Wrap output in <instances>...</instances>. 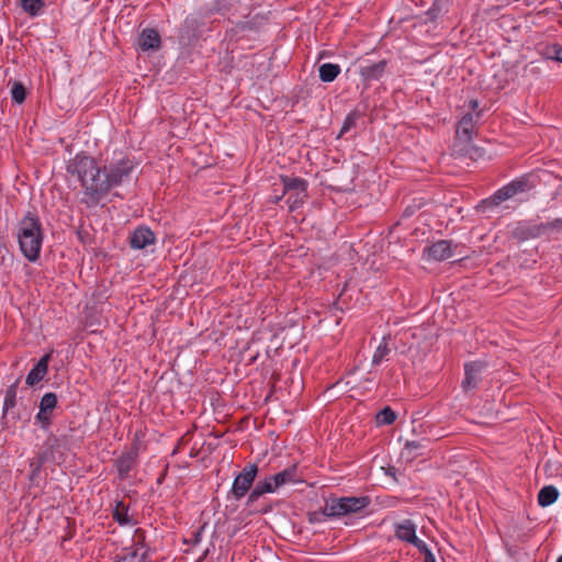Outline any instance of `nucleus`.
I'll return each instance as SVG.
<instances>
[{
  "mask_svg": "<svg viewBox=\"0 0 562 562\" xmlns=\"http://www.w3.org/2000/svg\"><path fill=\"white\" fill-rule=\"evenodd\" d=\"M544 224H548V232L549 231H562V220L561 218L546 222Z\"/></svg>",
  "mask_w": 562,
  "mask_h": 562,
  "instance_id": "31",
  "label": "nucleus"
},
{
  "mask_svg": "<svg viewBox=\"0 0 562 562\" xmlns=\"http://www.w3.org/2000/svg\"><path fill=\"white\" fill-rule=\"evenodd\" d=\"M50 359V353H46L43 356L37 363L31 369V371L27 373L25 382L30 386H34L40 381L43 380V378L46 375L48 371V362Z\"/></svg>",
  "mask_w": 562,
  "mask_h": 562,
  "instance_id": "14",
  "label": "nucleus"
},
{
  "mask_svg": "<svg viewBox=\"0 0 562 562\" xmlns=\"http://www.w3.org/2000/svg\"><path fill=\"white\" fill-rule=\"evenodd\" d=\"M458 246L451 240L440 239L424 248L425 260L443 261L454 256Z\"/></svg>",
  "mask_w": 562,
  "mask_h": 562,
  "instance_id": "7",
  "label": "nucleus"
},
{
  "mask_svg": "<svg viewBox=\"0 0 562 562\" xmlns=\"http://www.w3.org/2000/svg\"><path fill=\"white\" fill-rule=\"evenodd\" d=\"M16 404V390L12 385L5 391L4 401H3V414H5L9 409L13 408Z\"/></svg>",
  "mask_w": 562,
  "mask_h": 562,
  "instance_id": "29",
  "label": "nucleus"
},
{
  "mask_svg": "<svg viewBox=\"0 0 562 562\" xmlns=\"http://www.w3.org/2000/svg\"><path fill=\"white\" fill-rule=\"evenodd\" d=\"M138 46L143 52L155 50L160 47V36L154 29H145L139 35Z\"/></svg>",
  "mask_w": 562,
  "mask_h": 562,
  "instance_id": "17",
  "label": "nucleus"
},
{
  "mask_svg": "<svg viewBox=\"0 0 562 562\" xmlns=\"http://www.w3.org/2000/svg\"><path fill=\"white\" fill-rule=\"evenodd\" d=\"M420 447L419 442L418 441H407L406 442V448L409 449V450H416Z\"/></svg>",
  "mask_w": 562,
  "mask_h": 562,
  "instance_id": "34",
  "label": "nucleus"
},
{
  "mask_svg": "<svg viewBox=\"0 0 562 562\" xmlns=\"http://www.w3.org/2000/svg\"><path fill=\"white\" fill-rule=\"evenodd\" d=\"M58 445V438L54 434H49L45 441L46 450L41 452L37 457V461H32L30 463L31 474L30 479L33 481L36 476H38L42 465L48 460L49 456L53 454V450Z\"/></svg>",
  "mask_w": 562,
  "mask_h": 562,
  "instance_id": "12",
  "label": "nucleus"
},
{
  "mask_svg": "<svg viewBox=\"0 0 562 562\" xmlns=\"http://www.w3.org/2000/svg\"><path fill=\"white\" fill-rule=\"evenodd\" d=\"M475 116L479 117L480 114L476 113L474 115L473 113H467L459 121L457 133L459 135H462L467 140H470L472 138L475 125Z\"/></svg>",
  "mask_w": 562,
  "mask_h": 562,
  "instance_id": "18",
  "label": "nucleus"
},
{
  "mask_svg": "<svg viewBox=\"0 0 562 562\" xmlns=\"http://www.w3.org/2000/svg\"><path fill=\"white\" fill-rule=\"evenodd\" d=\"M134 169L133 161L122 157L103 170L93 157L78 154L68 164L67 171L76 177L82 187L81 203L97 206L113 187L120 186Z\"/></svg>",
  "mask_w": 562,
  "mask_h": 562,
  "instance_id": "1",
  "label": "nucleus"
},
{
  "mask_svg": "<svg viewBox=\"0 0 562 562\" xmlns=\"http://www.w3.org/2000/svg\"><path fill=\"white\" fill-rule=\"evenodd\" d=\"M482 372V364L480 362H471L464 366V379L462 381V387L465 391L473 390L477 386L480 375Z\"/></svg>",
  "mask_w": 562,
  "mask_h": 562,
  "instance_id": "15",
  "label": "nucleus"
},
{
  "mask_svg": "<svg viewBox=\"0 0 562 562\" xmlns=\"http://www.w3.org/2000/svg\"><path fill=\"white\" fill-rule=\"evenodd\" d=\"M370 503L369 496L330 497L325 502L323 514L331 519L340 518L362 512Z\"/></svg>",
  "mask_w": 562,
  "mask_h": 562,
  "instance_id": "3",
  "label": "nucleus"
},
{
  "mask_svg": "<svg viewBox=\"0 0 562 562\" xmlns=\"http://www.w3.org/2000/svg\"><path fill=\"white\" fill-rule=\"evenodd\" d=\"M258 470L256 463H249L236 475L231 488V493L236 499H241L249 492L256 480Z\"/></svg>",
  "mask_w": 562,
  "mask_h": 562,
  "instance_id": "6",
  "label": "nucleus"
},
{
  "mask_svg": "<svg viewBox=\"0 0 562 562\" xmlns=\"http://www.w3.org/2000/svg\"><path fill=\"white\" fill-rule=\"evenodd\" d=\"M35 422L40 424L41 428L44 431H47L48 435L53 434L50 429L52 425V413L46 411L38 409L37 414L35 415Z\"/></svg>",
  "mask_w": 562,
  "mask_h": 562,
  "instance_id": "27",
  "label": "nucleus"
},
{
  "mask_svg": "<svg viewBox=\"0 0 562 562\" xmlns=\"http://www.w3.org/2000/svg\"><path fill=\"white\" fill-rule=\"evenodd\" d=\"M272 480L274 484L279 487L284 486L286 484H293L299 481L297 479V470L295 465L289 467L283 471L272 475Z\"/></svg>",
  "mask_w": 562,
  "mask_h": 562,
  "instance_id": "20",
  "label": "nucleus"
},
{
  "mask_svg": "<svg viewBox=\"0 0 562 562\" xmlns=\"http://www.w3.org/2000/svg\"><path fill=\"white\" fill-rule=\"evenodd\" d=\"M390 348L387 346L386 339L383 338V340L380 342V345L376 347L373 357H372V364L379 366L383 360L386 359L387 355L390 353Z\"/></svg>",
  "mask_w": 562,
  "mask_h": 562,
  "instance_id": "24",
  "label": "nucleus"
},
{
  "mask_svg": "<svg viewBox=\"0 0 562 562\" xmlns=\"http://www.w3.org/2000/svg\"><path fill=\"white\" fill-rule=\"evenodd\" d=\"M156 243L155 233L147 226H138L130 236V245L133 249H145Z\"/></svg>",
  "mask_w": 562,
  "mask_h": 562,
  "instance_id": "11",
  "label": "nucleus"
},
{
  "mask_svg": "<svg viewBox=\"0 0 562 562\" xmlns=\"http://www.w3.org/2000/svg\"><path fill=\"white\" fill-rule=\"evenodd\" d=\"M340 71H341V69L338 64H331V63L323 64L318 68L319 79L323 82H333L338 77Z\"/></svg>",
  "mask_w": 562,
  "mask_h": 562,
  "instance_id": "22",
  "label": "nucleus"
},
{
  "mask_svg": "<svg viewBox=\"0 0 562 562\" xmlns=\"http://www.w3.org/2000/svg\"><path fill=\"white\" fill-rule=\"evenodd\" d=\"M43 229L40 218L29 212L20 222L18 231L19 246L23 256L31 262L38 259L42 244Z\"/></svg>",
  "mask_w": 562,
  "mask_h": 562,
  "instance_id": "2",
  "label": "nucleus"
},
{
  "mask_svg": "<svg viewBox=\"0 0 562 562\" xmlns=\"http://www.w3.org/2000/svg\"><path fill=\"white\" fill-rule=\"evenodd\" d=\"M278 486L272 480V475L265 477L262 481L257 482L255 487L250 491L247 499V504L257 502L262 495L267 493L277 492Z\"/></svg>",
  "mask_w": 562,
  "mask_h": 562,
  "instance_id": "16",
  "label": "nucleus"
},
{
  "mask_svg": "<svg viewBox=\"0 0 562 562\" xmlns=\"http://www.w3.org/2000/svg\"><path fill=\"white\" fill-rule=\"evenodd\" d=\"M281 200V196H276L274 202H279Z\"/></svg>",
  "mask_w": 562,
  "mask_h": 562,
  "instance_id": "37",
  "label": "nucleus"
},
{
  "mask_svg": "<svg viewBox=\"0 0 562 562\" xmlns=\"http://www.w3.org/2000/svg\"><path fill=\"white\" fill-rule=\"evenodd\" d=\"M113 518L120 526H133L135 519L128 514V506L124 502H117L113 509Z\"/></svg>",
  "mask_w": 562,
  "mask_h": 562,
  "instance_id": "19",
  "label": "nucleus"
},
{
  "mask_svg": "<svg viewBox=\"0 0 562 562\" xmlns=\"http://www.w3.org/2000/svg\"><path fill=\"white\" fill-rule=\"evenodd\" d=\"M557 562H562V554L558 558Z\"/></svg>",
  "mask_w": 562,
  "mask_h": 562,
  "instance_id": "38",
  "label": "nucleus"
},
{
  "mask_svg": "<svg viewBox=\"0 0 562 562\" xmlns=\"http://www.w3.org/2000/svg\"><path fill=\"white\" fill-rule=\"evenodd\" d=\"M358 120V113L357 112H351L349 113L344 123H342V126H341V130H340V133H339V136L346 134L347 132H349L352 127H355L356 125V122Z\"/></svg>",
  "mask_w": 562,
  "mask_h": 562,
  "instance_id": "30",
  "label": "nucleus"
},
{
  "mask_svg": "<svg viewBox=\"0 0 562 562\" xmlns=\"http://www.w3.org/2000/svg\"><path fill=\"white\" fill-rule=\"evenodd\" d=\"M137 448L134 447L128 452L122 453L115 461L116 470L120 480H125L130 476V472L137 463Z\"/></svg>",
  "mask_w": 562,
  "mask_h": 562,
  "instance_id": "13",
  "label": "nucleus"
},
{
  "mask_svg": "<svg viewBox=\"0 0 562 562\" xmlns=\"http://www.w3.org/2000/svg\"><path fill=\"white\" fill-rule=\"evenodd\" d=\"M559 497V491L553 485L543 486L538 493V504L541 507L552 505Z\"/></svg>",
  "mask_w": 562,
  "mask_h": 562,
  "instance_id": "21",
  "label": "nucleus"
},
{
  "mask_svg": "<svg viewBox=\"0 0 562 562\" xmlns=\"http://www.w3.org/2000/svg\"><path fill=\"white\" fill-rule=\"evenodd\" d=\"M514 237L520 240L538 238L548 235V224L541 223H519L514 229Z\"/></svg>",
  "mask_w": 562,
  "mask_h": 562,
  "instance_id": "10",
  "label": "nucleus"
},
{
  "mask_svg": "<svg viewBox=\"0 0 562 562\" xmlns=\"http://www.w3.org/2000/svg\"><path fill=\"white\" fill-rule=\"evenodd\" d=\"M470 106L473 111H475L479 106V102L476 100H471L470 101Z\"/></svg>",
  "mask_w": 562,
  "mask_h": 562,
  "instance_id": "35",
  "label": "nucleus"
},
{
  "mask_svg": "<svg viewBox=\"0 0 562 562\" xmlns=\"http://www.w3.org/2000/svg\"><path fill=\"white\" fill-rule=\"evenodd\" d=\"M113 562H127L126 557L116 558Z\"/></svg>",
  "mask_w": 562,
  "mask_h": 562,
  "instance_id": "36",
  "label": "nucleus"
},
{
  "mask_svg": "<svg viewBox=\"0 0 562 562\" xmlns=\"http://www.w3.org/2000/svg\"><path fill=\"white\" fill-rule=\"evenodd\" d=\"M22 10L30 16L35 18L42 14L44 0H19Z\"/></svg>",
  "mask_w": 562,
  "mask_h": 562,
  "instance_id": "23",
  "label": "nucleus"
},
{
  "mask_svg": "<svg viewBox=\"0 0 562 562\" xmlns=\"http://www.w3.org/2000/svg\"><path fill=\"white\" fill-rule=\"evenodd\" d=\"M375 419L378 425H391L395 422L396 414L391 407L386 406L376 414Z\"/></svg>",
  "mask_w": 562,
  "mask_h": 562,
  "instance_id": "25",
  "label": "nucleus"
},
{
  "mask_svg": "<svg viewBox=\"0 0 562 562\" xmlns=\"http://www.w3.org/2000/svg\"><path fill=\"white\" fill-rule=\"evenodd\" d=\"M26 98V90L23 83L21 82H14V85L11 88V99L13 102L21 104L25 101Z\"/></svg>",
  "mask_w": 562,
  "mask_h": 562,
  "instance_id": "28",
  "label": "nucleus"
},
{
  "mask_svg": "<svg viewBox=\"0 0 562 562\" xmlns=\"http://www.w3.org/2000/svg\"><path fill=\"white\" fill-rule=\"evenodd\" d=\"M57 395L53 392L45 393L40 402V409L46 412H53L57 406Z\"/></svg>",
  "mask_w": 562,
  "mask_h": 562,
  "instance_id": "26",
  "label": "nucleus"
},
{
  "mask_svg": "<svg viewBox=\"0 0 562 562\" xmlns=\"http://www.w3.org/2000/svg\"><path fill=\"white\" fill-rule=\"evenodd\" d=\"M394 533L398 540L413 544L418 550L426 549V542L416 536V525L409 519L397 522Z\"/></svg>",
  "mask_w": 562,
  "mask_h": 562,
  "instance_id": "9",
  "label": "nucleus"
},
{
  "mask_svg": "<svg viewBox=\"0 0 562 562\" xmlns=\"http://www.w3.org/2000/svg\"><path fill=\"white\" fill-rule=\"evenodd\" d=\"M283 194H288L286 204L290 211L303 205L307 198V181L302 178L281 176Z\"/></svg>",
  "mask_w": 562,
  "mask_h": 562,
  "instance_id": "5",
  "label": "nucleus"
},
{
  "mask_svg": "<svg viewBox=\"0 0 562 562\" xmlns=\"http://www.w3.org/2000/svg\"><path fill=\"white\" fill-rule=\"evenodd\" d=\"M387 64L386 59L379 61L364 60L359 65L358 74L364 83L378 81L384 76Z\"/></svg>",
  "mask_w": 562,
  "mask_h": 562,
  "instance_id": "8",
  "label": "nucleus"
},
{
  "mask_svg": "<svg viewBox=\"0 0 562 562\" xmlns=\"http://www.w3.org/2000/svg\"><path fill=\"white\" fill-rule=\"evenodd\" d=\"M419 551L425 555L424 562H436L435 555L432 554L427 544L426 549H419Z\"/></svg>",
  "mask_w": 562,
  "mask_h": 562,
  "instance_id": "33",
  "label": "nucleus"
},
{
  "mask_svg": "<svg viewBox=\"0 0 562 562\" xmlns=\"http://www.w3.org/2000/svg\"><path fill=\"white\" fill-rule=\"evenodd\" d=\"M552 53H553V55H552V57H551V58H552V59H554V60H557V61L562 63V46H560V45H554V46L552 47Z\"/></svg>",
  "mask_w": 562,
  "mask_h": 562,
  "instance_id": "32",
  "label": "nucleus"
},
{
  "mask_svg": "<svg viewBox=\"0 0 562 562\" xmlns=\"http://www.w3.org/2000/svg\"><path fill=\"white\" fill-rule=\"evenodd\" d=\"M530 190L529 179L527 177H519L514 179L509 183L503 186L495 191L491 196L482 200L476 209L480 212L492 211L497 207L501 203L512 200L519 194L526 193Z\"/></svg>",
  "mask_w": 562,
  "mask_h": 562,
  "instance_id": "4",
  "label": "nucleus"
}]
</instances>
